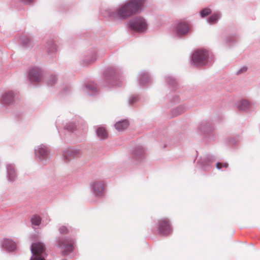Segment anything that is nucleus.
I'll use <instances>...</instances> for the list:
<instances>
[{
  "label": "nucleus",
  "mask_w": 260,
  "mask_h": 260,
  "mask_svg": "<svg viewBox=\"0 0 260 260\" xmlns=\"http://www.w3.org/2000/svg\"><path fill=\"white\" fill-rule=\"evenodd\" d=\"M145 2V0H129L118 8L113 16L115 18L127 19L140 12Z\"/></svg>",
  "instance_id": "nucleus-1"
},
{
  "label": "nucleus",
  "mask_w": 260,
  "mask_h": 260,
  "mask_svg": "<svg viewBox=\"0 0 260 260\" xmlns=\"http://www.w3.org/2000/svg\"><path fill=\"white\" fill-rule=\"evenodd\" d=\"M208 56V52L206 50H198L192 54V63L195 66L205 65L207 62Z\"/></svg>",
  "instance_id": "nucleus-2"
},
{
  "label": "nucleus",
  "mask_w": 260,
  "mask_h": 260,
  "mask_svg": "<svg viewBox=\"0 0 260 260\" xmlns=\"http://www.w3.org/2000/svg\"><path fill=\"white\" fill-rule=\"evenodd\" d=\"M31 250L33 255L30 260H45L44 258L45 247L44 244L41 242L32 244Z\"/></svg>",
  "instance_id": "nucleus-3"
},
{
  "label": "nucleus",
  "mask_w": 260,
  "mask_h": 260,
  "mask_svg": "<svg viewBox=\"0 0 260 260\" xmlns=\"http://www.w3.org/2000/svg\"><path fill=\"white\" fill-rule=\"evenodd\" d=\"M129 27L138 32H144L147 29L145 20L141 17H136L131 20L128 24Z\"/></svg>",
  "instance_id": "nucleus-4"
},
{
  "label": "nucleus",
  "mask_w": 260,
  "mask_h": 260,
  "mask_svg": "<svg viewBox=\"0 0 260 260\" xmlns=\"http://www.w3.org/2000/svg\"><path fill=\"white\" fill-rule=\"evenodd\" d=\"M158 228L159 232L164 235L169 234L171 231L170 221L167 218L162 219L159 220Z\"/></svg>",
  "instance_id": "nucleus-5"
},
{
  "label": "nucleus",
  "mask_w": 260,
  "mask_h": 260,
  "mask_svg": "<svg viewBox=\"0 0 260 260\" xmlns=\"http://www.w3.org/2000/svg\"><path fill=\"white\" fill-rule=\"evenodd\" d=\"M74 241L71 239H60L58 245L63 248L66 252H71L73 251Z\"/></svg>",
  "instance_id": "nucleus-6"
},
{
  "label": "nucleus",
  "mask_w": 260,
  "mask_h": 260,
  "mask_svg": "<svg viewBox=\"0 0 260 260\" xmlns=\"http://www.w3.org/2000/svg\"><path fill=\"white\" fill-rule=\"evenodd\" d=\"M30 80L34 82H38L41 78V72L39 69L35 68L30 70L29 73Z\"/></svg>",
  "instance_id": "nucleus-7"
},
{
  "label": "nucleus",
  "mask_w": 260,
  "mask_h": 260,
  "mask_svg": "<svg viewBox=\"0 0 260 260\" xmlns=\"http://www.w3.org/2000/svg\"><path fill=\"white\" fill-rule=\"evenodd\" d=\"M189 29V27L188 24L185 22L179 23L177 27L178 34L181 35L187 34Z\"/></svg>",
  "instance_id": "nucleus-8"
},
{
  "label": "nucleus",
  "mask_w": 260,
  "mask_h": 260,
  "mask_svg": "<svg viewBox=\"0 0 260 260\" xmlns=\"http://www.w3.org/2000/svg\"><path fill=\"white\" fill-rule=\"evenodd\" d=\"M96 133L98 137L101 140L106 139L108 138V132L106 128L103 126L99 127Z\"/></svg>",
  "instance_id": "nucleus-9"
},
{
  "label": "nucleus",
  "mask_w": 260,
  "mask_h": 260,
  "mask_svg": "<svg viewBox=\"0 0 260 260\" xmlns=\"http://www.w3.org/2000/svg\"><path fill=\"white\" fill-rule=\"evenodd\" d=\"M129 125L127 120H123L121 121L117 122L115 124V128L118 131H122L126 129Z\"/></svg>",
  "instance_id": "nucleus-10"
},
{
  "label": "nucleus",
  "mask_w": 260,
  "mask_h": 260,
  "mask_svg": "<svg viewBox=\"0 0 260 260\" xmlns=\"http://www.w3.org/2000/svg\"><path fill=\"white\" fill-rule=\"evenodd\" d=\"M3 246L9 251H13L16 248L15 243L10 239L4 240Z\"/></svg>",
  "instance_id": "nucleus-11"
},
{
  "label": "nucleus",
  "mask_w": 260,
  "mask_h": 260,
  "mask_svg": "<svg viewBox=\"0 0 260 260\" xmlns=\"http://www.w3.org/2000/svg\"><path fill=\"white\" fill-rule=\"evenodd\" d=\"M92 187L97 193L101 192L104 189V184L102 182H95L92 184Z\"/></svg>",
  "instance_id": "nucleus-12"
},
{
  "label": "nucleus",
  "mask_w": 260,
  "mask_h": 260,
  "mask_svg": "<svg viewBox=\"0 0 260 260\" xmlns=\"http://www.w3.org/2000/svg\"><path fill=\"white\" fill-rule=\"evenodd\" d=\"M250 107V103L246 100H243L241 101L239 108L241 110H246Z\"/></svg>",
  "instance_id": "nucleus-13"
},
{
  "label": "nucleus",
  "mask_w": 260,
  "mask_h": 260,
  "mask_svg": "<svg viewBox=\"0 0 260 260\" xmlns=\"http://www.w3.org/2000/svg\"><path fill=\"white\" fill-rule=\"evenodd\" d=\"M32 224L35 225H39L41 223V218L38 215H34L31 218Z\"/></svg>",
  "instance_id": "nucleus-14"
},
{
  "label": "nucleus",
  "mask_w": 260,
  "mask_h": 260,
  "mask_svg": "<svg viewBox=\"0 0 260 260\" xmlns=\"http://www.w3.org/2000/svg\"><path fill=\"white\" fill-rule=\"evenodd\" d=\"M38 153L40 156L45 157L48 154V150L45 147H40L38 149Z\"/></svg>",
  "instance_id": "nucleus-15"
},
{
  "label": "nucleus",
  "mask_w": 260,
  "mask_h": 260,
  "mask_svg": "<svg viewBox=\"0 0 260 260\" xmlns=\"http://www.w3.org/2000/svg\"><path fill=\"white\" fill-rule=\"evenodd\" d=\"M211 13V11L209 8H205L201 11V15L202 17L208 16Z\"/></svg>",
  "instance_id": "nucleus-16"
},
{
  "label": "nucleus",
  "mask_w": 260,
  "mask_h": 260,
  "mask_svg": "<svg viewBox=\"0 0 260 260\" xmlns=\"http://www.w3.org/2000/svg\"><path fill=\"white\" fill-rule=\"evenodd\" d=\"M59 231L61 234H67L69 232V229L64 225H62L59 228Z\"/></svg>",
  "instance_id": "nucleus-17"
},
{
  "label": "nucleus",
  "mask_w": 260,
  "mask_h": 260,
  "mask_svg": "<svg viewBox=\"0 0 260 260\" xmlns=\"http://www.w3.org/2000/svg\"><path fill=\"white\" fill-rule=\"evenodd\" d=\"M218 18L219 15L218 14L213 15L209 18V22L211 23H214L217 20Z\"/></svg>",
  "instance_id": "nucleus-18"
},
{
  "label": "nucleus",
  "mask_w": 260,
  "mask_h": 260,
  "mask_svg": "<svg viewBox=\"0 0 260 260\" xmlns=\"http://www.w3.org/2000/svg\"><path fill=\"white\" fill-rule=\"evenodd\" d=\"M228 166H229V165L226 162H224V163L218 162L216 164V167L218 169H221L222 168H226L228 167Z\"/></svg>",
  "instance_id": "nucleus-19"
},
{
  "label": "nucleus",
  "mask_w": 260,
  "mask_h": 260,
  "mask_svg": "<svg viewBox=\"0 0 260 260\" xmlns=\"http://www.w3.org/2000/svg\"><path fill=\"white\" fill-rule=\"evenodd\" d=\"M72 153V152L71 151H67L63 152V155L66 159H68L69 156H71Z\"/></svg>",
  "instance_id": "nucleus-20"
},
{
  "label": "nucleus",
  "mask_w": 260,
  "mask_h": 260,
  "mask_svg": "<svg viewBox=\"0 0 260 260\" xmlns=\"http://www.w3.org/2000/svg\"><path fill=\"white\" fill-rule=\"evenodd\" d=\"M247 68L245 67H244L241 69V70L238 72V73H242L246 72L247 71Z\"/></svg>",
  "instance_id": "nucleus-21"
},
{
  "label": "nucleus",
  "mask_w": 260,
  "mask_h": 260,
  "mask_svg": "<svg viewBox=\"0 0 260 260\" xmlns=\"http://www.w3.org/2000/svg\"><path fill=\"white\" fill-rule=\"evenodd\" d=\"M148 79V77L147 75H144L143 76V77H142V79H141V81L142 82H143V80H147Z\"/></svg>",
  "instance_id": "nucleus-22"
},
{
  "label": "nucleus",
  "mask_w": 260,
  "mask_h": 260,
  "mask_svg": "<svg viewBox=\"0 0 260 260\" xmlns=\"http://www.w3.org/2000/svg\"><path fill=\"white\" fill-rule=\"evenodd\" d=\"M87 87H88V88H89V89H91V90H94V89H95V88L94 87H93V88H91V87H90L89 85H87Z\"/></svg>",
  "instance_id": "nucleus-23"
},
{
  "label": "nucleus",
  "mask_w": 260,
  "mask_h": 260,
  "mask_svg": "<svg viewBox=\"0 0 260 260\" xmlns=\"http://www.w3.org/2000/svg\"><path fill=\"white\" fill-rule=\"evenodd\" d=\"M22 1H23V2H30L32 0H22Z\"/></svg>",
  "instance_id": "nucleus-24"
}]
</instances>
